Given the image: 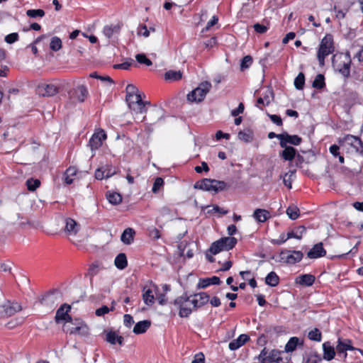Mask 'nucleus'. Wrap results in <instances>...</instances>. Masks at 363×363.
I'll list each match as a JSON object with an SVG mask.
<instances>
[{
  "label": "nucleus",
  "mask_w": 363,
  "mask_h": 363,
  "mask_svg": "<svg viewBox=\"0 0 363 363\" xmlns=\"http://www.w3.org/2000/svg\"><path fill=\"white\" fill-rule=\"evenodd\" d=\"M126 96L125 100L128 107L133 111L139 113H143L147 111L145 104L142 100L141 94L139 93L138 88L133 84H128L125 89Z\"/></svg>",
  "instance_id": "nucleus-1"
},
{
  "label": "nucleus",
  "mask_w": 363,
  "mask_h": 363,
  "mask_svg": "<svg viewBox=\"0 0 363 363\" xmlns=\"http://www.w3.org/2000/svg\"><path fill=\"white\" fill-rule=\"evenodd\" d=\"M334 52L333 38L332 35L327 34L321 40L317 54L320 66L325 65V58Z\"/></svg>",
  "instance_id": "nucleus-2"
},
{
  "label": "nucleus",
  "mask_w": 363,
  "mask_h": 363,
  "mask_svg": "<svg viewBox=\"0 0 363 363\" xmlns=\"http://www.w3.org/2000/svg\"><path fill=\"white\" fill-rule=\"evenodd\" d=\"M70 325H65V329L70 335H79L82 337H87L89 335V328L88 325L81 319L76 318L70 322Z\"/></svg>",
  "instance_id": "nucleus-3"
},
{
  "label": "nucleus",
  "mask_w": 363,
  "mask_h": 363,
  "mask_svg": "<svg viewBox=\"0 0 363 363\" xmlns=\"http://www.w3.org/2000/svg\"><path fill=\"white\" fill-rule=\"evenodd\" d=\"M211 84L207 81L201 82L199 86L187 95L188 101L191 102H201L210 91Z\"/></svg>",
  "instance_id": "nucleus-4"
},
{
  "label": "nucleus",
  "mask_w": 363,
  "mask_h": 363,
  "mask_svg": "<svg viewBox=\"0 0 363 363\" xmlns=\"http://www.w3.org/2000/svg\"><path fill=\"white\" fill-rule=\"evenodd\" d=\"M303 257V253L299 250H284L279 254V261L287 264L299 262Z\"/></svg>",
  "instance_id": "nucleus-5"
},
{
  "label": "nucleus",
  "mask_w": 363,
  "mask_h": 363,
  "mask_svg": "<svg viewBox=\"0 0 363 363\" xmlns=\"http://www.w3.org/2000/svg\"><path fill=\"white\" fill-rule=\"evenodd\" d=\"M189 298V296L184 294L174 301V305L179 310V315L182 318H186L191 313V309L189 306L191 303Z\"/></svg>",
  "instance_id": "nucleus-6"
},
{
  "label": "nucleus",
  "mask_w": 363,
  "mask_h": 363,
  "mask_svg": "<svg viewBox=\"0 0 363 363\" xmlns=\"http://www.w3.org/2000/svg\"><path fill=\"white\" fill-rule=\"evenodd\" d=\"M281 352L277 350H272L269 352L266 347H264L259 356L257 359L260 363H269L276 362L279 363L282 361V358L280 357Z\"/></svg>",
  "instance_id": "nucleus-7"
},
{
  "label": "nucleus",
  "mask_w": 363,
  "mask_h": 363,
  "mask_svg": "<svg viewBox=\"0 0 363 363\" xmlns=\"http://www.w3.org/2000/svg\"><path fill=\"white\" fill-rule=\"evenodd\" d=\"M339 143H346L348 145L354 147L357 152H363V142L359 137L354 136L352 135H347L344 138L339 140Z\"/></svg>",
  "instance_id": "nucleus-8"
},
{
  "label": "nucleus",
  "mask_w": 363,
  "mask_h": 363,
  "mask_svg": "<svg viewBox=\"0 0 363 363\" xmlns=\"http://www.w3.org/2000/svg\"><path fill=\"white\" fill-rule=\"evenodd\" d=\"M59 91L57 86L53 84L42 83L37 86V93L44 97H50L55 95Z\"/></svg>",
  "instance_id": "nucleus-9"
},
{
  "label": "nucleus",
  "mask_w": 363,
  "mask_h": 363,
  "mask_svg": "<svg viewBox=\"0 0 363 363\" xmlns=\"http://www.w3.org/2000/svg\"><path fill=\"white\" fill-rule=\"evenodd\" d=\"M305 232L306 228L303 225H300L295 230L289 232L286 236L283 235L282 240H273L272 242L280 245L290 238H296L298 240H301Z\"/></svg>",
  "instance_id": "nucleus-10"
},
{
  "label": "nucleus",
  "mask_w": 363,
  "mask_h": 363,
  "mask_svg": "<svg viewBox=\"0 0 363 363\" xmlns=\"http://www.w3.org/2000/svg\"><path fill=\"white\" fill-rule=\"evenodd\" d=\"M70 310L71 306L69 305L66 303L62 304L56 312L55 317V322L57 323L62 320L65 321L66 323L72 322V317L68 314Z\"/></svg>",
  "instance_id": "nucleus-11"
},
{
  "label": "nucleus",
  "mask_w": 363,
  "mask_h": 363,
  "mask_svg": "<svg viewBox=\"0 0 363 363\" xmlns=\"http://www.w3.org/2000/svg\"><path fill=\"white\" fill-rule=\"evenodd\" d=\"M106 139V134L104 130L94 133L89 140V144L92 151L99 149Z\"/></svg>",
  "instance_id": "nucleus-12"
},
{
  "label": "nucleus",
  "mask_w": 363,
  "mask_h": 363,
  "mask_svg": "<svg viewBox=\"0 0 363 363\" xmlns=\"http://www.w3.org/2000/svg\"><path fill=\"white\" fill-rule=\"evenodd\" d=\"M21 310V306L18 303L6 302L0 307V315L11 316Z\"/></svg>",
  "instance_id": "nucleus-13"
},
{
  "label": "nucleus",
  "mask_w": 363,
  "mask_h": 363,
  "mask_svg": "<svg viewBox=\"0 0 363 363\" xmlns=\"http://www.w3.org/2000/svg\"><path fill=\"white\" fill-rule=\"evenodd\" d=\"M69 94L70 95V98L76 99L79 102H84L86 99L89 92L84 85H79Z\"/></svg>",
  "instance_id": "nucleus-14"
},
{
  "label": "nucleus",
  "mask_w": 363,
  "mask_h": 363,
  "mask_svg": "<svg viewBox=\"0 0 363 363\" xmlns=\"http://www.w3.org/2000/svg\"><path fill=\"white\" fill-rule=\"evenodd\" d=\"M210 296L206 292H200L194 295V298L191 299V304L194 308H200L209 301Z\"/></svg>",
  "instance_id": "nucleus-15"
},
{
  "label": "nucleus",
  "mask_w": 363,
  "mask_h": 363,
  "mask_svg": "<svg viewBox=\"0 0 363 363\" xmlns=\"http://www.w3.org/2000/svg\"><path fill=\"white\" fill-rule=\"evenodd\" d=\"M346 60L343 62L342 65H339L337 67V70L345 78L347 79L350 76V66H351V58L349 52L345 55Z\"/></svg>",
  "instance_id": "nucleus-16"
},
{
  "label": "nucleus",
  "mask_w": 363,
  "mask_h": 363,
  "mask_svg": "<svg viewBox=\"0 0 363 363\" xmlns=\"http://www.w3.org/2000/svg\"><path fill=\"white\" fill-rule=\"evenodd\" d=\"M325 255L326 251L323 248L322 242L315 244L307 253V256L310 259H317L324 257Z\"/></svg>",
  "instance_id": "nucleus-17"
},
{
  "label": "nucleus",
  "mask_w": 363,
  "mask_h": 363,
  "mask_svg": "<svg viewBox=\"0 0 363 363\" xmlns=\"http://www.w3.org/2000/svg\"><path fill=\"white\" fill-rule=\"evenodd\" d=\"M302 141L301 138L296 135H290L287 133H283V140L280 141V146L284 147L287 146V143L294 145H298Z\"/></svg>",
  "instance_id": "nucleus-18"
},
{
  "label": "nucleus",
  "mask_w": 363,
  "mask_h": 363,
  "mask_svg": "<svg viewBox=\"0 0 363 363\" xmlns=\"http://www.w3.org/2000/svg\"><path fill=\"white\" fill-rule=\"evenodd\" d=\"M194 188L206 191H213L212 179H202L194 184Z\"/></svg>",
  "instance_id": "nucleus-19"
},
{
  "label": "nucleus",
  "mask_w": 363,
  "mask_h": 363,
  "mask_svg": "<svg viewBox=\"0 0 363 363\" xmlns=\"http://www.w3.org/2000/svg\"><path fill=\"white\" fill-rule=\"evenodd\" d=\"M315 280V277L314 275L305 274L297 277L296 279V283L305 286H311L314 284Z\"/></svg>",
  "instance_id": "nucleus-20"
},
{
  "label": "nucleus",
  "mask_w": 363,
  "mask_h": 363,
  "mask_svg": "<svg viewBox=\"0 0 363 363\" xmlns=\"http://www.w3.org/2000/svg\"><path fill=\"white\" fill-rule=\"evenodd\" d=\"M250 340V336L246 334L240 335L237 339L232 340L228 347L230 350H235L242 346L245 342Z\"/></svg>",
  "instance_id": "nucleus-21"
},
{
  "label": "nucleus",
  "mask_w": 363,
  "mask_h": 363,
  "mask_svg": "<svg viewBox=\"0 0 363 363\" xmlns=\"http://www.w3.org/2000/svg\"><path fill=\"white\" fill-rule=\"evenodd\" d=\"M151 325V321L149 320H145L137 323L133 330V332L136 334H143L145 333Z\"/></svg>",
  "instance_id": "nucleus-22"
},
{
  "label": "nucleus",
  "mask_w": 363,
  "mask_h": 363,
  "mask_svg": "<svg viewBox=\"0 0 363 363\" xmlns=\"http://www.w3.org/2000/svg\"><path fill=\"white\" fill-rule=\"evenodd\" d=\"M220 284V278L218 277L213 276L211 278L201 279L198 284L197 288L198 289H204L211 284L219 285Z\"/></svg>",
  "instance_id": "nucleus-23"
},
{
  "label": "nucleus",
  "mask_w": 363,
  "mask_h": 363,
  "mask_svg": "<svg viewBox=\"0 0 363 363\" xmlns=\"http://www.w3.org/2000/svg\"><path fill=\"white\" fill-rule=\"evenodd\" d=\"M65 230L69 235H76L79 231V226L74 220L68 218L65 220Z\"/></svg>",
  "instance_id": "nucleus-24"
},
{
  "label": "nucleus",
  "mask_w": 363,
  "mask_h": 363,
  "mask_svg": "<svg viewBox=\"0 0 363 363\" xmlns=\"http://www.w3.org/2000/svg\"><path fill=\"white\" fill-rule=\"evenodd\" d=\"M284 150L279 153V156L284 160L292 161L296 154V150L291 146H286Z\"/></svg>",
  "instance_id": "nucleus-25"
},
{
  "label": "nucleus",
  "mask_w": 363,
  "mask_h": 363,
  "mask_svg": "<svg viewBox=\"0 0 363 363\" xmlns=\"http://www.w3.org/2000/svg\"><path fill=\"white\" fill-rule=\"evenodd\" d=\"M323 358L328 361L332 360L335 355L334 347L331 346L329 342H326L323 345Z\"/></svg>",
  "instance_id": "nucleus-26"
},
{
  "label": "nucleus",
  "mask_w": 363,
  "mask_h": 363,
  "mask_svg": "<svg viewBox=\"0 0 363 363\" xmlns=\"http://www.w3.org/2000/svg\"><path fill=\"white\" fill-rule=\"evenodd\" d=\"M135 232L133 228H128L122 233L121 236V241L125 245H130L133 242Z\"/></svg>",
  "instance_id": "nucleus-27"
},
{
  "label": "nucleus",
  "mask_w": 363,
  "mask_h": 363,
  "mask_svg": "<svg viewBox=\"0 0 363 363\" xmlns=\"http://www.w3.org/2000/svg\"><path fill=\"white\" fill-rule=\"evenodd\" d=\"M253 217L259 223L266 221L269 217V212L267 210L257 208L254 211Z\"/></svg>",
  "instance_id": "nucleus-28"
},
{
  "label": "nucleus",
  "mask_w": 363,
  "mask_h": 363,
  "mask_svg": "<svg viewBox=\"0 0 363 363\" xmlns=\"http://www.w3.org/2000/svg\"><path fill=\"white\" fill-rule=\"evenodd\" d=\"M219 240L220 242H221L224 250H230L233 249L238 242L237 239L234 237H225L220 238Z\"/></svg>",
  "instance_id": "nucleus-29"
},
{
  "label": "nucleus",
  "mask_w": 363,
  "mask_h": 363,
  "mask_svg": "<svg viewBox=\"0 0 363 363\" xmlns=\"http://www.w3.org/2000/svg\"><path fill=\"white\" fill-rule=\"evenodd\" d=\"M238 138L240 140L243 141L246 143H250L253 140L254 138V133L250 129H246L244 130H240L238 133Z\"/></svg>",
  "instance_id": "nucleus-30"
},
{
  "label": "nucleus",
  "mask_w": 363,
  "mask_h": 363,
  "mask_svg": "<svg viewBox=\"0 0 363 363\" xmlns=\"http://www.w3.org/2000/svg\"><path fill=\"white\" fill-rule=\"evenodd\" d=\"M116 267L119 269H125L128 265L126 255L124 253L118 254L114 261Z\"/></svg>",
  "instance_id": "nucleus-31"
},
{
  "label": "nucleus",
  "mask_w": 363,
  "mask_h": 363,
  "mask_svg": "<svg viewBox=\"0 0 363 363\" xmlns=\"http://www.w3.org/2000/svg\"><path fill=\"white\" fill-rule=\"evenodd\" d=\"M300 344L299 338L297 337H292L289 339L288 342L285 345V352H291L294 351L296 347ZM301 345H303V342H301Z\"/></svg>",
  "instance_id": "nucleus-32"
},
{
  "label": "nucleus",
  "mask_w": 363,
  "mask_h": 363,
  "mask_svg": "<svg viewBox=\"0 0 363 363\" xmlns=\"http://www.w3.org/2000/svg\"><path fill=\"white\" fill-rule=\"evenodd\" d=\"M56 297L54 294L49 293L46 294L41 300V303L48 306L50 308H53L55 306Z\"/></svg>",
  "instance_id": "nucleus-33"
},
{
  "label": "nucleus",
  "mask_w": 363,
  "mask_h": 363,
  "mask_svg": "<svg viewBox=\"0 0 363 363\" xmlns=\"http://www.w3.org/2000/svg\"><path fill=\"white\" fill-rule=\"evenodd\" d=\"M106 198L113 205H118L122 202V196L117 192L107 191Z\"/></svg>",
  "instance_id": "nucleus-34"
},
{
  "label": "nucleus",
  "mask_w": 363,
  "mask_h": 363,
  "mask_svg": "<svg viewBox=\"0 0 363 363\" xmlns=\"http://www.w3.org/2000/svg\"><path fill=\"white\" fill-rule=\"evenodd\" d=\"M279 278L274 272H271L265 278L266 284L270 286H276L279 284Z\"/></svg>",
  "instance_id": "nucleus-35"
},
{
  "label": "nucleus",
  "mask_w": 363,
  "mask_h": 363,
  "mask_svg": "<svg viewBox=\"0 0 363 363\" xmlns=\"http://www.w3.org/2000/svg\"><path fill=\"white\" fill-rule=\"evenodd\" d=\"M182 77L181 71L169 70L165 72L164 78L169 81H178Z\"/></svg>",
  "instance_id": "nucleus-36"
},
{
  "label": "nucleus",
  "mask_w": 363,
  "mask_h": 363,
  "mask_svg": "<svg viewBox=\"0 0 363 363\" xmlns=\"http://www.w3.org/2000/svg\"><path fill=\"white\" fill-rule=\"evenodd\" d=\"M351 341L346 340L345 342H342L340 340H338V344L336 347L338 352H345L347 350H353L354 348L350 345Z\"/></svg>",
  "instance_id": "nucleus-37"
},
{
  "label": "nucleus",
  "mask_w": 363,
  "mask_h": 363,
  "mask_svg": "<svg viewBox=\"0 0 363 363\" xmlns=\"http://www.w3.org/2000/svg\"><path fill=\"white\" fill-rule=\"evenodd\" d=\"M143 298L145 304L150 306L154 303L155 297L152 294V291L150 289H146L144 288L143 289Z\"/></svg>",
  "instance_id": "nucleus-38"
},
{
  "label": "nucleus",
  "mask_w": 363,
  "mask_h": 363,
  "mask_svg": "<svg viewBox=\"0 0 363 363\" xmlns=\"http://www.w3.org/2000/svg\"><path fill=\"white\" fill-rule=\"evenodd\" d=\"M296 169L289 170L287 173H286L284 176L281 175L280 178H283L284 184L287 186L289 189H291V177H294L296 174Z\"/></svg>",
  "instance_id": "nucleus-39"
},
{
  "label": "nucleus",
  "mask_w": 363,
  "mask_h": 363,
  "mask_svg": "<svg viewBox=\"0 0 363 363\" xmlns=\"http://www.w3.org/2000/svg\"><path fill=\"white\" fill-rule=\"evenodd\" d=\"M313 88L321 89L325 86V77L322 74H318L313 82Z\"/></svg>",
  "instance_id": "nucleus-40"
},
{
  "label": "nucleus",
  "mask_w": 363,
  "mask_h": 363,
  "mask_svg": "<svg viewBox=\"0 0 363 363\" xmlns=\"http://www.w3.org/2000/svg\"><path fill=\"white\" fill-rule=\"evenodd\" d=\"M27 189L30 191H34L40 185V181L38 179L30 178L26 182Z\"/></svg>",
  "instance_id": "nucleus-41"
},
{
  "label": "nucleus",
  "mask_w": 363,
  "mask_h": 363,
  "mask_svg": "<svg viewBox=\"0 0 363 363\" xmlns=\"http://www.w3.org/2000/svg\"><path fill=\"white\" fill-rule=\"evenodd\" d=\"M286 214L291 220H296L299 216V209L296 206H289L286 209Z\"/></svg>",
  "instance_id": "nucleus-42"
},
{
  "label": "nucleus",
  "mask_w": 363,
  "mask_h": 363,
  "mask_svg": "<svg viewBox=\"0 0 363 363\" xmlns=\"http://www.w3.org/2000/svg\"><path fill=\"white\" fill-rule=\"evenodd\" d=\"M213 192L218 193L225 190L228 187V184L223 181H219L216 179H212Z\"/></svg>",
  "instance_id": "nucleus-43"
},
{
  "label": "nucleus",
  "mask_w": 363,
  "mask_h": 363,
  "mask_svg": "<svg viewBox=\"0 0 363 363\" xmlns=\"http://www.w3.org/2000/svg\"><path fill=\"white\" fill-rule=\"evenodd\" d=\"M305 84V75L303 72H300L294 79V86L296 89L302 90Z\"/></svg>",
  "instance_id": "nucleus-44"
},
{
  "label": "nucleus",
  "mask_w": 363,
  "mask_h": 363,
  "mask_svg": "<svg viewBox=\"0 0 363 363\" xmlns=\"http://www.w3.org/2000/svg\"><path fill=\"white\" fill-rule=\"evenodd\" d=\"M45 13L43 9H29L26 11V15L33 18L38 17L43 18Z\"/></svg>",
  "instance_id": "nucleus-45"
},
{
  "label": "nucleus",
  "mask_w": 363,
  "mask_h": 363,
  "mask_svg": "<svg viewBox=\"0 0 363 363\" xmlns=\"http://www.w3.org/2000/svg\"><path fill=\"white\" fill-rule=\"evenodd\" d=\"M50 48L53 51H58L62 48V40L58 37H53L50 43Z\"/></svg>",
  "instance_id": "nucleus-46"
},
{
  "label": "nucleus",
  "mask_w": 363,
  "mask_h": 363,
  "mask_svg": "<svg viewBox=\"0 0 363 363\" xmlns=\"http://www.w3.org/2000/svg\"><path fill=\"white\" fill-rule=\"evenodd\" d=\"M308 337L311 340L320 342L321 341L322 334L318 328H315L308 333Z\"/></svg>",
  "instance_id": "nucleus-47"
},
{
  "label": "nucleus",
  "mask_w": 363,
  "mask_h": 363,
  "mask_svg": "<svg viewBox=\"0 0 363 363\" xmlns=\"http://www.w3.org/2000/svg\"><path fill=\"white\" fill-rule=\"evenodd\" d=\"M223 250H223V245H221V242H220L219 240L213 242L209 248V251L213 255H216Z\"/></svg>",
  "instance_id": "nucleus-48"
},
{
  "label": "nucleus",
  "mask_w": 363,
  "mask_h": 363,
  "mask_svg": "<svg viewBox=\"0 0 363 363\" xmlns=\"http://www.w3.org/2000/svg\"><path fill=\"white\" fill-rule=\"evenodd\" d=\"M135 59L138 63L145 64L147 66H150L152 65V61L148 59L145 54L136 55Z\"/></svg>",
  "instance_id": "nucleus-49"
},
{
  "label": "nucleus",
  "mask_w": 363,
  "mask_h": 363,
  "mask_svg": "<svg viewBox=\"0 0 363 363\" xmlns=\"http://www.w3.org/2000/svg\"><path fill=\"white\" fill-rule=\"evenodd\" d=\"M252 63V58L250 55L245 56L240 63V69L242 70L248 68Z\"/></svg>",
  "instance_id": "nucleus-50"
},
{
  "label": "nucleus",
  "mask_w": 363,
  "mask_h": 363,
  "mask_svg": "<svg viewBox=\"0 0 363 363\" xmlns=\"http://www.w3.org/2000/svg\"><path fill=\"white\" fill-rule=\"evenodd\" d=\"M118 335L114 331H109L106 335V340L111 345L116 343Z\"/></svg>",
  "instance_id": "nucleus-51"
},
{
  "label": "nucleus",
  "mask_w": 363,
  "mask_h": 363,
  "mask_svg": "<svg viewBox=\"0 0 363 363\" xmlns=\"http://www.w3.org/2000/svg\"><path fill=\"white\" fill-rule=\"evenodd\" d=\"M118 28H117L116 26H106L104 28V30H103V33L104 34L108 37V38H110L113 33L115 31H118Z\"/></svg>",
  "instance_id": "nucleus-52"
},
{
  "label": "nucleus",
  "mask_w": 363,
  "mask_h": 363,
  "mask_svg": "<svg viewBox=\"0 0 363 363\" xmlns=\"http://www.w3.org/2000/svg\"><path fill=\"white\" fill-rule=\"evenodd\" d=\"M164 184V180L161 177H157L154 182L152 191L153 193L158 192L160 188Z\"/></svg>",
  "instance_id": "nucleus-53"
},
{
  "label": "nucleus",
  "mask_w": 363,
  "mask_h": 363,
  "mask_svg": "<svg viewBox=\"0 0 363 363\" xmlns=\"http://www.w3.org/2000/svg\"><path fill=\"white\" fill-rule=\"evenodd\" d=\"M333 11L335 12V18L338 20L343 19L347 12V9H339L337 6H334Z\"/></svg>",
  "instance_id": "nucleus-54"
},
{
  "label": "nucleus",
  "mask_w": 363,
  "mask_h": 363,
  "mask_svg": "<svg viewBox=\"0 0 363 363\" xmlns=\"http://www.w3.org/2000/svg\"><path fill=\"white\" fill-rule=\"evenodd\" d=\"M99 272V266L96 264H92L89 266L88 272L86 274L87 276L92 279L95 275H96Z\"/></svg>",
  "instance_id": "nucleus-55"
},
{
  "label": "nucleus",
  "mask_w": 363,
  "mask_h": 363,
  "mask_svg": "<svg viewBox=\"0 0 363 363\" xmlns=\"http://www.w3.org/2000/svg\"><path fill=\"white\" fill-rule=\"evenodd\" d=\"M271 103V100H270V98L268 95L265 96L264 98L262 97H259L257 101V104L256 106L261 108H262L259 106L260 105H263V106H268L269 105V104Z\"/></svg>",
  "instance_id": "nucleus-56"
},
{
  "label": "nucleus",
  "mask_w": 363,
  "mask_h": 363,
  "mask_svg": "<svg viewBox=\"0 0 363 363\" xmlns=\"http://www.w3.org/2000/svg\"><path fill=\"white\" fill-rule=\"evenodd\" d=\"M352 76L354 79L359 82H363V70L361 69H354Z\"/></svg>",
  "instance_id": "nucleus-57"
},
{
  "label": "nucleus",
  "mask_w": 363,
  "mask_h": 363,
  "mask_svg": "<svg viewBox=\"0 0 363 363\" xmlns=\"http://www.w3.org/2000/svg\"><path fill=\"white\" fill-rule=\"evenodd\" d=\"M18 40V34L17 33H10L5 37V41L9 44L13 43L16 42Z\"/></svg>",
  "instance_id": "nucleus-58"
},
{
  "label": "nucleus",
  "mask_w": 363,
  "mask_h": 363,
  "mask_svg": "<svg viewBox=\"0 0 363 363\" xmlns=\"http://www.w3.org/2000/svg\"><path fill=\"white\" fill-rule=\"evenodd\" d=\"M149 236L153 240H157L160 238V230L156 228L149 229Z\"/></svg>",
  "instance_id": "nucleus-59"
},
{
  "label": "nucleus",
  "mask_w": 363,
  "mask_h": 363,
  "mask_svg": "<svg viewBox=\"0 0 363 363\" xmlns=\"http://www.w3.org/2000/svg\"><path fill=\"white\" fill-rule=\"evenodd\" d=\"M123 322H124V325L127 328H130L133 325L134 320H133V318L132 315H130L129 314H125L123 316Z\"/></svg>",
  "instance_id": "nucleus-60"
},
{
  "label": "nucleus",
  "mask_w": 363,
  "mask_h": 363,
  "mask_svg": "<svg viewBox=\"0 0 363 363\" xmlns=\"http://www.w3.org/2000/svg\"><path fill=\"white\" fill-rule=\"evenodd\" d=\"M267 115L269 117V118L271 119V121L274 123H275L277 125H278V126L282 125V124H283L282 120L279 116L275 115V114H269V113H268Z\"/></svg>",
  "instance_id": "nucleus-61"
},
{
  "label": "nucleus",
  "mask_w": 363,
  "mask_h": 363,
  "mask_svg": "<svg viewBox=\"0 0 363 363\" xmlns=\"http://www.w3.org/2000/svg\"><path fill=\"white\" fill-rule=\"evenodd\" d=\"M245 109L244 104L242 103H240L238 107L235 109L231 111V115L233 116H237L240 113H242Z\"/></svg>",
  "instance_id": "nucleus-62"
},
{
  "label": "nucleus",
  "mask_w": 363,
  "mask_h": 363,
  "mask_svg": "<svg viewBox=\"0 0 363 363\" xmlns=\"http://www.w3.org/2000/svg\"><path fill=\"white\" fill-rule=\"evenodd\" d=\"M205 357L202 352L197 353L191 363H204Z\"/></svg>",
  "instance_id": "nucleus-63"
},
{
  "label": "nucleus",
  "mask_w": 363,
  "mask_h": 363,
  "mask_svg": "<svg viewBox=\"0 0 363 363\" xmlns=\"http://www.w3.org/2000/svg\"><path fill=\"white\" fill-rule=\"evenodd\" d=\"M320 361H321L320 357L318 354H315L313 355H310L308 357L306 363H318Z\"/></svg>",
  "instance_id": "nucleus-64"
}]
</instances>
